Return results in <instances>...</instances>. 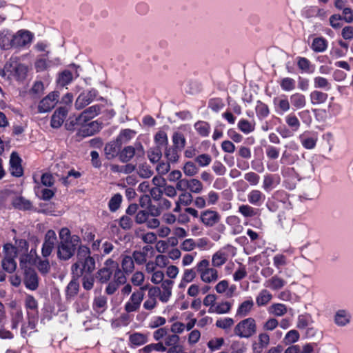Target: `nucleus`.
<instances>
[{
  "label": "nucleus",
  "mask_w": 353,
  "mask_h": 353,
  "mask_svg": "<svg viewBox=\"0 0 353 353\" xmlns=\"http://www.w3.org/2000/svg\"><path fill=\"white\" fill-rule=\"evenodd\" d=\"M195 268L199 276L200 280L205 284H214L216 283L219 279V271L216 268L210 266V261L203 259L199 261Z\"/></svg>",
  "instance_id": "obj_1"
},
{
  "label": "nucleus",
  "mask_w": 353,
  "mask_h": 353,
  "mask_svg": "<svg viewBox=\"0 0 353 353\" xmlns=\"http://www.w3.org/2000/svg\"><path fill=\"white\" fill-rule=\"evenodd\" d=\"M80 243L81 239L77 235H72L68 241H61L57 245L58 259L63 261L71 259Z\"/></svg>",
  "instance_id": "obj_2"
},
{
  "label": "nucleus",
  "mask_w": 353,
  "mask_h": 353,
  "mask_svg": "<svg viewBox=\"0 0 353 353\" xmlns=\"http://www.w3.org/2000/svg\"><path fill=\"white\" fill-rule=\"evenodd\" d=\"M236 254V248L228 244L212 255L211 263L214 268L222 267L228 260L232 259Z\"/></svg>",
  "instance_id": "obj_3"
},
{
  "label": "nucleus",
  "mask_w": 353,
  "mask_h": 353,
  "mask_svg": "<svg viewBox=\"0 0 353 353\" xmlns=\"http://www.w3.org/2000/svg\"><path fill=\"white\" fill-rule=\"evenodd\" d=\"M146 289V287H141L132 292L123 305V310L126 313L132 314L139 311L141 303L145 298V291Z\"/></svg>",
  "instance_id": "obj_4"
},
{
  "label": "nucleus",
  "mask_w": 353,
  "mask_h": 353,
  "mask_svg": "<svg viewBox=\"0 0 353 353\" xmlns=\"http://www.w3.org/2000/svg\"><path fill=\"white\" fill-rule=\"evenodd\" d=\"M265 205L268 210L272 212L278 211L281 208V205L286 209L291 208V203L288 194L283 190L275 192L272 196L268 199Z\"/></svg>",
  "instance_id": "obj_5"
},
{
  "label": "nucleus",
  "mask_w": 353,
  "mask_h": 353,
  "mask_svg": "<svg viewBox=\"0 0 353 353\" xmlns=\"http://www.w3.org/2000/svg\"><path fill=\"white\" fill-rule=\"evenodd\" d=\"M257 326L254 318L241 320L234 329V334L240 338L249 339L256 333Z\"/></svg>",
  "instance_id": "obj_6"
},
{
  "label": "nucleus",
  "mask_w": 353,
  "mask_h": 353,
  "mask_svg": "<svg viewBox=\"0 0 353 353\" xmlns=\"http://www.w3.org/2000/svg\"><path fill=\"white\" fill-rule=\"evenodd\" d=\"M173 285V281L165 279L160 286H151L149 288L160 302L167 303L172 297Z\"/></svg>",
  "instance_id": "obj_7"
},
{
  "label": "nucleus",
  "mask_w": 353,
  "mask_h": 353,
  "mask_svg": "<svg viewBox=\"0 0 353 353\" xmlns=\"http://www.w3.org/2000/svg\"><path fill=\"white\" fill-rule=\"evenodd\" d=\"M94 269L95 260L94 258L77 260L71 267L72 274L76 278H79L83 274H92Z\"/></svg>",
  "instance_id": "obj_8"
},
{
  "label": "nucleus",
  "mask_w": 353,
  "mask_h": 353,
  "mask_svg": "<svg viewBox=\"0 0 353 353\" xmlns=\"http://www.w3.org/2000/svg\"><path fill=\"white\" fill-rule=\"evenodd\" d=\"M117 268V262L112 259H108L104 262L103 268L97 272V279L101 283H107L112 276H114Z\"/></svg>",
  "instance_id": "obj_9"
},
{
  "label": "nucleus",
  "mask_w": 353,
  "mask_h": 353,
  "mask_svg": "<svg viewBox=\"0 0 353 353\" xmlns=\"http://www.w3.org/2000/svg\"><path fill=\"white\" fill-rule=\"evenodd\" d=\"M57 243V237L55 232L52 230H48L41 248V254L43 258L46 259L51 254Z\"/></svg>",
  "instance_id": "obj_10"
},
{
  "label": "nucleus",
  "mask_w": 353,
  "mask_h": 353,
  "mask_svg": "<svg viewBox=\"0 0 353 353\" xmlns=\"http://www.w3.org/2000/svg\"><path fill=\"white\" fill-rule=\"evenodd\" d=\"M59 98V92H51L39 102L38 111L41 113L50 111L57 103Z\"/></svg>",
  "instance_id": "obj_11"
},
{
  "label": "nucleus",
  "mask_w": 353,
  "mask_h": 353,
  "mask_svg": "<svg viewBox=\"0 0 353 353\" xmlns=\"http://www.w3.org/2000/svg\"><path fill=\"white\" fill-rule=\"evenodd\" d=\"M97 95V91L94 89L82 92L77 98L74 107L79 110L91 103Z\"/></svg>",
  "instance_id": "obj_12"
},
{
  "label": "nucleus",
  "mask_w": 353,
  "mask_h": 353,
  "mask_svg": "<svg viewBox=\"0 0 353 353\" xmlns=\"http://www.w3.org/2000/svg\"><path fill=\"white\" fill-rule=\"evenodd\" d=\"M4 70L14 75L18 80L24 79L28 72V67L17 61L8 62L4 66Z\"/></svg>",
  "instance_id": "obj_13"
},
{
  "label": "nucleus",
  "mask_w": 353,
  "mask_h": 353,
  "mask_svg": "<svg viewBox=\"0 0 353 353\" xmlns=\"http://www.w3.org/2000/svg\"><path fill=\"white\" fill-rule=\"evenodd\" d=\"M221 215L215 210H205L199 215L201 222L206 227H214L221 221Z\"/></svg>",
  "instance_id": "obj_14"
},
{
  "label": "nucleus",
  "mask_w": 353,
  "mask_h": 353,
  "mask_svg": "<svg viewBox=\"0 0 353 353\" xmlns=\"http://www.w3.org/2000/svg\"><path fill=\"white\" fill-rule=\"evenodd\" d=\"M33 34L28 30H20L14 34L13 48H21L30 45L33 39Z\"/></svg>",
  "instance_id": "obj_15"
},
{
  "label": "nucleus",
  "mask_w": 353,
  "mask_h": 353,
  "mask_svg": "<svg viewBox=\"0 0 353 353\" xmlns=\"http://www.w3.org/2000/svg\"><path fill=\"white\" fill-rule=\"evenodd\" d=\"M101 109V105L99 104L93 105L85 110H83L80 115L75 119V124H83L89 121L97 116Z\"/></svg>",
  "instance_id": "obj_16"
},
{
  "label": "nucleus",
  "mask_w": 353,
  "mask_h": 353,
  "mask_svg": "<svg viewBox=\"0 0 353 353\" xmlns=\"http://www.w3.org/2000/svg\"><path fill=\"white\" fill-rule=\"evenodd\" d=\"M121 267L119 266V264L117 263V268L115 272H117L118 270L123 273V276L130 275L133 273L135 265L134 262L132 257L130 255L128 254H121V261H120Z\"/></svg>",
  "instance_id": "obj_17"
},
{
  "label": "nucleus",
  "mask_w": 353,
  "mask_h": 353,
  "mask_svg": "<svg viewBox=\"0 0 353 353\" xmlns=\"http://www.w3.org/2000/svg\"><path fill=\"white\" fill-rule=\"evenodd\" d=\"M126 281L127 277L123 276V273L118 270L117 272H114V280L108 282V284L105 288V292L108 295L114 294L119 289V285L125 284Z\"/></svg>",
  "instance_id": "obj_18"
},
{
  "label": "nucleus",
  "mask_w": 353,
  "mask_h": 353,
  "mask_svg": "<svg viewBox=\"0 0 353 353\" xmlns=\"http://www.w3.org/2000/svg\"><path fill=\"white\" fill-rule=\"evenodd\" d=\"M214 290L217 294H224L226 297L232 298L235 295L236 286L234 284L230 285L229 281L224 279L219 281L216 284Z\"/></svg>",
  "instance_id": "obj_19"
},
{
  "label": "nucleus",
  "mask_w": 353,
  "mask_h": 353,
  "mask_svg": "<svg viewBox=\"0 0 353 353\" xmlns=\"http://www.w3.org/2000/svg\"><path fill=\"white\" fill-rule=\"evenodd\" d=\"M21 159L16 152H12L10 159V172L15 177H20L23 174L21 166Z\"/></svg>",
  "instance_id": "obj_20"
},
{
  "label": "nucleus",
  "mask_w": 353,
  "mask_h": 353,
  "mask_svg": "<svg viewBox=\"0 0 353 353\" xmlns=\"http://www.w3.org/2000/svg\"><path fill=\"white\" fill-rule=\"evenodd\" d=\"M69 108L60 107L55 110L51 118V126L53 128H59L63 124L68 113Z\"/></svg>",
  "instance_id": "obj_21"
},
{
  "label": "nucleus",
  "mask_w": 353,
  "mask_h": 353,
  "mask_svg": "<svg viewBox=\"0 0 353 353\" xmlns=\"http://www.w3.org/2000/svg\"><path fill=\"white\" fill-rule=\"evenodd\" d=\"M352 319L350 312L344 309L338 310L334 316V322L339 327H345L347 325Z\"/></svg>",
  "instance_id": "obj_22"
},
{
  "label": "nucleus",
  "mask_w": 353,
  "mask_h": 353,
  "mask_svg": "<svg viewBox=\"0 0 353 353\" xmlns=\"http://www.w3.org/2000/svg\"><path fill=\"white\" fill-rule=\"evenodd\" d=\"M14 34L8 30L3 28L0 30V48L1 50H9L13 48Z\"/></svg>",
  "instance_id": "obj_23"
},
{
  "label": "nucleus",
  "mask_w": 353,
  "mask_h": 353,
  "mask_svg": "<svg viewBox=\"0 0 353 353\" xmlns=\"http://www.w3.org/2000/svg\"><path fill=\"white\" fill-rule=\"evenodd\" d=\"M28 321L23 323L21 325V335L26 338L36 328L38 322L39 316L27 315Z\"/></svg>",
  "instance_id": "obj_24"
},
{
  "label": "nucleus",
  "mask_w": 353,
  "mask_h": 353,
  "mask_svg": "<svg viewBox=\"0 0 353 353\" xmlns=\"http://www.w3.org/2000/svg\"><path fill=\"white\" fill-rule=\"evenodd\" d=\"M270 342V338L268 333L261 332L258 335V343H254L252 345L254 353H261L266 348Z\"/></svg>",
  "instance_id": "obj_25"
},
{
  "label": "nucleus",
  "mask_w": 353,
  "mask_h": 353,
  "mask_svg": "<svg viewBox=\"0 0 353 353\" xmlns=\"http://www.w3.org/2000/svg\"><path fill=\"white\" fill-rule=\"evenodd\" d=\"M248 201L250 204L259 207L265 200V195L259 190L254 189L247 194Z\"/></svg>",
  "instance_id": "obj_26"
},
{
  "label": "nucleus",
  "mask_w": 353,
  "mask_h": 353,
  "mask_svg": "<svg viewBox=\"0 0 353 353\" xmlns=\"http://www.w3.org/2000/svg\"><path fill=\"white\" fill-rule=\"evenodd\" d=\"M299 138L302 145L307 150H312L314 148L318 139L316 134H312L308 131H306L300 134Z\"/></svg>",
  "instance_id": "obj_27"
},
{
  "label": "nucleus",
  "mask_w": 353,
  "mask_h": 353,
  "mask_svg": "<svg viewBox=\"0 0 353 353\" xmlns=\"http://www.w3.org/2000/svg\"><path fill=\"white\" fill-rule=\"evenodd\" d=\"M121 145L117 139L108 143L104 148V152L107 159L110 160L119 155Z\"/></svg>",
  "instance_id": "obj_28"
},
{
  "label": "nucleus",
  "mask_w": 353,
  "mask_h": 353,
  "mask_svg": "<svg viewBox=\"0 0 353 353\" xmlns=\"http://www.w3.org/2000/svg\"><path fill=\"white\" fill-rule=\"evenodd\" d=\"M279 183V176L267 174L263 176L262 188L265 192H269L274 189Z\"/></svg>",
  "instance_id": "obj_29"
},
{
  "label": "nucleus",
  "mask_w": 353,
  "mask_h": 353,
  "mask_svg": "<svg viewBox=\"0 0 353 353\" xmlns=\"http://www.w3.org/2000/svg\"><path fill=\"white\" fill-rule=\"evenodd\" d=\"M309 99L312 105H320L324 104L328 99L326 92L315 89L310 93Z\"/></svg>",
  "instance_id": "obj_30"
},
{
  "label": "nucleus",
  "mask_w": 353,
  "mask_h": 353,
  "mask_svg": "<svg viewBox=\"0 0 353 353\" xmlns=\"http://www.w3.org/2000/svg\"><path fill=\"white\" fill-rule=\"evenodd\" d=\"M254 301L251 297L239 304L236 312V316L243 318L248 316L254 307Z\"/></svg>",
  "instance_id": "obj_31"
},
{
  "label": "nucleus",
  "mask_w": 353,
  "mask_h": 353,
  "mask_svg": "<svg viewBox=\"0 0 353 353\" xmlns=\"http://www.w3.org/2000/svg\"><path fill=\"white\" fill-rule=\"evenodd\" d=\"M197 274L196 269H185L178 285L179 288L184 289L188 283L192 282L195 279Z\"/></svg>",
  "instance_id": "obj_32"
},
{
  "label": "nucleus",
  "mask_w": 353,
  "mask_h": 353,
  "mask_svg": "<svg viewBox=\"0 0 353 353\" xmlns=\"http://www.w3.org/2000/svg\"><path fill=\"white\" fill-rule=\"evenodd\" d=\"M233 305V301L223 300L216 303L214 308H212L210 313L217 314H225L230 312Z\"/></svg>",
  "instance_id": "obj_33"
},
{
  "label": "nucleus",
  "mask_w": 353,
  "mask_h": 353,
  "mask_svg": "<svg viewBox=\"0 0 353 353\" xmlns=\"http://www.w3.org/2000/svg\"><path fill=\"white\" fill-rule=\"evenodd\" d=\"M24 283L29 290H35L38 288V276L37 273L33 270H26Z\"/></svg>",
  "instance_id": "obj_34"
},
{
  "label": "nucleus",
  "mask_w": 353,
  "mask_h": 353,
  "mask_svg": "<svg viewBox=\"0 0 353 353\" xmlns=\"http://www.w3.org/2000/svg\"><path fill=\"white\" fill-rule=\"evenodd\" d=\"M226 223L231 228V233L234 235L241 234L243 230V227L241 224L240 219L234 215L229 216L226 218Z\"/></svg>",
  "instance_id": "obj_35"
},
{
  "label": "nucleus",
  "mask_w": 353,
  "mask_h": 353,
  "mask_svg": "<svg viewBox=\"0 0 353 353\" xmlns=\"http://www.w3.org/2000/svg\"><path fill=\"white\" fill-rule=\"evenodd\" d=\"M24 303L27 315L38 316V303L34 296L26 295Z\"/></svg>",
  "instance_id": "obj_36"
},
{
  "label": "nucleus",
  "mask_w": 353,
  "mask_h": 353,
  "mask_svg": "<svg viewBox=\"0 0 353 353\" xmlns=\"http://www.w3.org/2000/svg\"><path fill=\"white\" fill-rule=\"evenodd\" d=\"M152 249L150 246H144L142 250H135L132 252L131 256L134 260V263L137 265H143L147 262L148 252Z\"/></svg>",
  "instance_id": "obj_37"
},
{
  "label": "nucleus",
  "mask_w": 353,
  "mask_h": 353,
  "mask_svg": "<svg viewBox=\"0 0 353 353\" xmlns=\"http://www.w3.org/2000/svg\"><path fill=\"white\" fill-rule=\"evenodd\" d=\"M12 205L14 208L20 210H29L32 208L30 201L21 196H17L13 198Z\"/></svg>",
  "instance_id": "obj_38"
},
{
  "label": "nucleus",
  "mask_w": 353,
  "mask_h": 353,
  "mask_svg": "<svg viewBox=\"0 0 353 353\" xmlns=\"http://www.w3.org/2000/svg\"><path fill=\"white\" fill-rule=\"evenodd\" d=\"M143 308L146 311H153L158 305V299L152 293V292L148 288L147 299L143 300Z\"/></svg>",
  "instance_id": "obj_39"
},
{
  "label": "nucleus",
  "mask_w": 353,
  "mask_h": 353,
  "mask_svg": "<svg viewBox=\"0 0 353 353\" xmlns=\"http://www.w3.org/2000/svg\"><path fill=\"white\" fill-rule=\"evenodd\" d=\"M181 150L172 146H168L165 148V158L171 163H176L179 161Z\"/></svg>",
  "instance_id": "obj_40"
},
{
  "label": "nucleus",
  "mask_w": 353,
  "mask_h": 353,
  "mask_svg": "<svg viewBox=\"0 0 353 353\" xmlns=\"http://www.w3.org/2000/svg\"><path fill=\"white\" fill-rule=\"evenodd\" d=\"M277 226L283 230L288 231L292 226V219L287 216L284 212H281L277 216Z\"/></svg>",
  "instance_id": "obj_41"
},
{
  "label": "nucleus",
  "mask_w": 353,
  "mask_h": 353,
  "mask_svg": "<svg viewBox=\"0 0 353 353\" xmlns=\"http://www.w3.org/2000/svg\"><path fill=\"white\" fill-rule=\"evenodd\" d=\"M286 281L278 275H274L265 281V286L272 290H278L283 288Z\"/></svg>",
  "instance_id": "obj_42"
},
{
  "label": "nucleus",
  "mask_w": 353,
  "mask_h": 353,
  "mask_svg": "<svg viewBox=\"0 0 353 353\" xmlns=\"http://www.w3.org/2000/svg\"><path fill=\"white\" fill-rule=\"evenodd\" d=\"M313 85L314 88L316 90L321 89L325 91H329L332 88V84L329 80L321 76L314 77Z\"/></svg>",
  "instance_id": "obj_43"
},
{
  "label": "nucleus",
  "mask_w": 353,
  "mask_h": 353,
  "mask_svg": "<svg viewBox=\"0 0 353 353\" xmlns=\"http://www.w3.org/2000/svg\"><path fill=\"white\" fill-rule=\"evenodd\" d=\"M290 102L295 109H301L306 105V98L303 94L296 92L290 96Z\"/></svg>",
  "instance_id": "obj_44"
},
{
  "label": "nucleus",
  "mask_w": 353,
  "mask_h": 353,
  "mask_svg": "<svg viewBox=\"0 0 353 353\" xmlns=\"http://www.w3.org/2000/svg\"><path fill=\"white\" fill-rule=\"evenodd\" d=\"M59 59L57 58L54 61L46 60L44 58L39 59L35 63V68L37 72H41L47 70L52 65L59 63Z\"/></svg>",
  "instance_id": "obj_45"
},
{
  "label": "nucleus",
  "mask_w": 353,
  "mask_h": 353,
  "mask_svg": "<svg viewBox=\"0 0 353 353\" xmlns=\"http://www.w3.org/2000/svg\"><path fill=\"white\" fill-rule=\"evenodd\" d=\"M134 154L135 148L131 145L126 146L122 150H120L119 159L122 163H127L134 157Z\"/></svg>",
  "instance_id": "obj_46"
},
{
  "label": "nucleus",
  "mask_w": 353,
  "mask_h": 353,
  "mask_svg": "<svg viewBox=\"0 0 353 353\" xmlns=\"http://www.w3.org/2000/svg\"><path fill=\"white\" fill-rule=\"evenodd\" d=\"M312 323L313 320L312 316L310 314L305 313L298 316L296 326L299 330H303L307 327Z\"/></svg>",
  "instance_id": "obj_47"
},
{
  "label": "nucleus",
  "mask_w": 353,
  "mask_h": 353,
  "mask_svg": "<svg viewBox=\"0 0 353 353\" xmlns=\"http://www.w3.org/2000/svg\"><path fill=\"white\" fill-rule=\"evenodd\" d=\"M172 141L173 143L172 146L181 151L185 148L186 144V139L185 136L179 132H174L172 137Z\"/></svg>",
  "instance_id": "obj_48"
},
{
  "label": "nucleus",
  "mask_w": 353,
  "mask_h": 353,
  "mask_svg": "<svg viewBox=\"0 0 353 353\" xmlns=\"http://www.w3.org/2000/svg\"><path fill=\"white\" fill-rule=\"evenodd\" d=\"M194 129L201 137H206L210 132V125L204 121H199L194 123Z\"/></svg>",
  "instance_id": "obj_49"
},
{
  "label": "nucleus",
  "mask_w": 353,
  "mask_h": 353,
  "mask_svg": "<svg viewBox=\"0 0 353 353\" xmlns=\"http://www.w3.org/2000/svg\"><path fill=\"white\" fill-rule=\"evenodd\" d=\"M274 104L276 105V112L282 114L288 112L290 108V104L288 99H274Z\"/></svg>",
  "instance_id": "obj_50"
},
{
  "label": "nucleus",
  "mask_w": 353,
  "mask_h": 353,
  "mask_svg": "<svg viewBox=\"0 0 353 353\" xmlns=\"http://www.w3.org/2000/svg\"><path fill=\"white\" fill-rule=\"evenodd\" d=\"M272 299V294L267 290H262L256 297V303L259 307L267 305Z\"/></svg>",
  "instance_id": "obj_51"
},
{
  "label": "nucleus",
  "mask_w": 353,
  "mask_h": 353,
  "mask_svg": "<svg viewBox=\"0 0 353 353\" xmlns=\"http://www.w3.org/2000/svg\"><path fill=\"white\" fill-rule=\"evenodd\" d=\"M327 48V41L323 37L314 39L311 48L316 52H322L326 50Z\"/></svg>",
  "instance_id": "obj_52"
},
{
  "label": "nucleus",
  "mask_w": 353,
  "mask_h": 353,
  "mask_svg": "<svg viewBox=\"0 0 353 353\" xmlns=\"http://www.w3.org/2000/svg\"><path fill=\"white\" fill-rule=\"evenodd\" d=\"M255 111L256 116L259 119H263L268 117L270 114V110L268 105L261 101H257Z\"/></svg>",
  "instance_id": "obj_53"
},
{
  "label": "nucleus",
  "mask_w": 353,
  "mask_h": 353,
  "mask_svg": "<svg viewBox=\"0 0 353 353\" xmlns=\"http://www.w3.org/2000/svg\"><path fill=\"white\" fill-rule=\"evenodd\" d=\"M107 307V299L103 296L95 297L93 301V309L98 313L103 312Z\"/></svg>",
  "instance_id": "obj_54"
},
{
  "label": "nucleus",
  "mask_w": 353,
  "mask_h": 353,
  "mask_svg": "<svg viewBox=\"0 0 353 353\" xmlns=\"http://www.w3.org/2000/svg\"><path fill=\"white\" fill-rule=\"evenodd\" d=\"M257 209L248 204H243L239 207L238 212L245 218H251L257 214Z\"/></svg>",
  "instance_id": "obj_55"
},
{
  "label": "nucleus",
  "mask_w": 353,
  "mask_h": 353,
  "mask_svg": "<svg viewBox=\"0 0 353 353\" xmlns=\"http://www.w3.org/2000/svg\"><path fill=\"white\" fill-rule=\"evenodd\" d=\"M273 265L279 270V273L282 272V268L286 266L288 263L286 256L283 254H277L274 256Z\"/></svg>",
  "instance_id": "obj_56"
},
{
  "label": "nucleus",
  "mask_w": 353,
  "mask_h": 353,
  "mask_svg": "<svg viewBox=\"0 0 353 353\" xmlns=\"http://www.w3.org/2000/svg\"><path fill=\"white\" fill-rule=\"evenodd\" d=\"M148 158L152 163H159L162 157V151L159 147L151 148L147 152Z\"/></svg>",
  "instance_id": "obj_57"
},
{
  "label": "nucleus",
  "mask_w": 353,
  "mask_h": 353,
  "mask_svg": "<svg viewBox=\"0 0 353 353\" xmlns=\"http://www.w3.org/2000/svg\"><path fill=\"white\" fill-rule=\"evenodd\" d=\"M268 312L274 316H282L287 313L288 309L284 304L274 303L269 307Z\"/></svg>",
  "instance_id": "obj_58"
},
{
  "label": "nucleus",
  "mask_w": 353,
  "mask_h": 353,
  "mask_svg": "<svg viewBox=\"0 0 353 353\" xmlns=\"http://www.w3.org/2000/svg\"><path fill=\"white\" fill-rule=\"evenodd\" d=\"M300 339V334L296 330L288 331L283 338V342L285 345H291L297 342Z\"/></svg>",
  "instance_id": "obj_59"
},
{
  "label": "nucleus",
  "mask_w": 353,
  "mask_h": 353,
  "mask_svg": "<svg viewBox=\"0 0 353 353\" xmlns=\"http://www.w3.org/2000/svg\"><path fill=\"white\" fill-rule=\"evenodd\" d=\"M12 328L17 329L23 319V312L19 308H15L12 311Z\"/></svg>",
  "instance_id": "obj_60"
},
{
  "label": "nucleus",
  "mask_w": 353,
  "mask_h": 353,
  "mask_svg": "<svg viewBox=\"0 0 353 353\" xmlns=\"http://www.w3.org/2000/svg\"><path fill=\"white\" fill-rule=\"evenodd\" d=\"M237 125L238 128L245 134H250L254 130V124L245 119H240Z\"/></svg>",
  "instance_id": "obj_61"
},
{
  "label": "nucleus",
  "mask_w": 353,
  "mask_h": 353,
  "mask_svg": "<svg viewBox=\"0 0 353 353\" xmlns=\"http://www.w3.org/2000/svg\"><path fill=\"white\" fill-rule=\"evenodd\" d=\"M136 134V132L130 129H125L120 132L117 140L121 143H127L131 139H132Z\"/></svg>",
  "instance_id": "obj_62"
},
{
  "label": "nucleus",
  "mask_w": 353,
  "mask_h": 353,
  "mask_svg": "<svg viewBox=\"0 0 353 353\" xmlns=\"http://www.w3.org/2000/svg\"><path fill=\"white\" fill-rule=\"evenodd\" d=\"M279 85L283 91L290 92L294 90L296 87V81L292 78L285 77L281 79Z\"/></svg>",
  "instance_id": "obj_63"
},
{
  "label": "nucleus",
  "mask_w": 353,
  "mask_h": 353,
  "mask_svg": "<svg viewBox=\"0 0 353 353\" xmlns=\"http://www.w3.org/2000/svg\"><path fill=\"white\" fill-rule=\"evenodd\" d=\"M184 174L188 176H194L198 172L199 169L192 161H187L182 168Z\"/></svg>",
  "instance_id": "obj_64"
}]
</instances>
